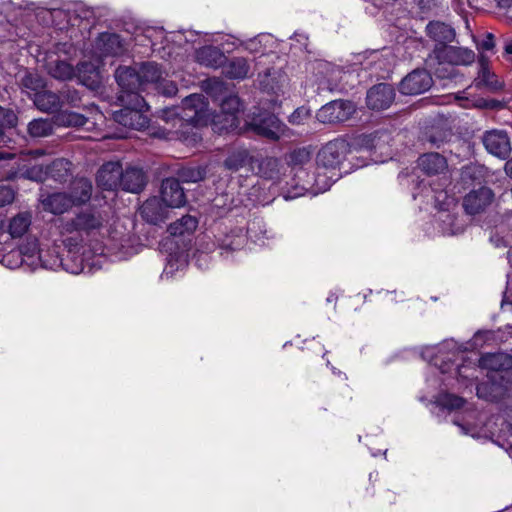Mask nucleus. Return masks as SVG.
<instances>
[{
    "label": "nucleus",
    "instance_id": "obj_1",
    "mask_svg": "<svg viewBox=\"0 0 512 512\" xmlns=\"http://www.w3.org/2000/svg\"><path fill=\"white\" fill-rule=\"evenodd\" d=\"M480 365L491 371L489 380L477 386V395L489 401L505 396L512 386V357L498 352L481 357Z\"/></svg>",
    "mask_w": 512,
    "mask_h": 512
},
{
    "label": "nucleus",
    "instance_id": "obj_2",
    "mask_svg": "<svg viewBox=\"0 0 512 512\" xmlns=\"http://www.w3.org/2000/svg\"><path fill=\"white\" fill-rule=\"evenodd\" d=\"M125 102H121L124 108L113 112L114 120L131 129L142 130L148 126L149 119L144 114L146 103L139 93L128 95Z\"/></svg>",
    "mask_w": 512,
    "mask_h": 512
},
{
    "label": "nucleus",
    "instance_id": "obj_3",
    "mask_svg": "<svg viewBox=\"0 0 512 512\" xmlns=\"http://www.w3.org/2000/svg\"><path fill=\"white\" fill-rule=\"evenodd\" d=\"M181 125L197 128L207 125L210 121L208 103L201 94H192L182 102Z\"/></svg>",
    "mask_w": 512,
    "mask_h": 512
},
{
    "label": "nucleus",
    "instance_id": "obj_4",
    "mask_svg": "<svg viewBox=\"0 0 512 512\" xmlns=\"http://www.w3.org/2000/svg\"><path fill=\"white\" fill-rule=\"evenodd\" d=\"M241 102L237 96L230 95L221 102V114L211 119L214 129L218 132L235 129L239 125L236 114L241 109Z\"/></svg>",
    "mask_w": 512,
    "mask_h": 512
},
{
    "label": "nucleus",
    "instance_id": "obj_5",
    "mask_svg": "<svg viewBox=\"0 0 512 512\" xmlns=\"http://www.w3.org/2000/svg\"><path fill=\"white\" fill-rule=\"evenodd\" d=\"M248 125L258 135L271 140H278L285 130V125L275 115L267 112L254 115Z\"/></svg>",
    "mask_w": 512,
    "mask_h": 512
},
{
    "label": "nucleus",
    "instance_id": "obj_6",
    "mask_svg": "<svg viewBox=\"0 0 512 512\" xmlns=\"http://www.w3.org/2000/svg\"><path fill=\"white\" fill-rule=\"evenodd\" d=\"M39 248L36 239H28L18 249L3 256L2 263L10 269H15L27 263L34 265L39 259Z\"/></svg>",
    "mask_w": 512,
    "mask_h": 512
},
{
    "label": "nucleus",
    "instance_id": "obj_7",
    "mask_svg": "<svg viewBox=\"0 0 512 512\" xmlns=\"http://www.w3.org/2000/svg\"><path fill=\"white\" fill-rule=\"evenodd\" d=\"M354 111L350 101L335 100L322 106L316 117L321 123L334 124L347 121Z\"/></svg>",
    "mask_w": 512,
    "mask_h": 512
},
{
    "label": "nucleus",
    "instance_id": "obj_8",
    "mask_svg": "<svg viewBox=\"0 0 512 512\" xmlns=\"http://www.w3.org/2000/svg\"><path fill=\"white\" fill-rule=\"evenodd\" d=\"M432 84V77L426 70L416 69L401 81L399 91L405 95L415 96L428 91Z\"/></svg>",
    "mask_w": 512,
    "mask_h": 512
},
{
    "label": "nucleus",
    "instance_id": "obj_9",
    "mask_svg": "<svg viewBox=\"0 0 512 512\" xmlns=\"http://www.w3.org/2000/svg\"><path fill=\"white\" fill-rule=\"evenodd\" d=\"M494 193L488 187L471 190L463 199V208L467 214L475 215L484 212L493 202Z\"/></svg>",
    "mask_w": 512,
    "mask_h": 512
},
{
    "label": "nucleus",
    "instance_id": "obj_10",
    "mask_svg": "<svg viewBox=\"0 0 512 512\" xmlns=\"http://www.w3.org/2000/svg\"><path fill=\"white\" fill-rule=\"evenodd\" d=\"M68 166L69 162L63 159L55 160L49 168H44L42 164H34L27 169H21L18 172V177L39 182L45 180L48 173H51V175L56 178L57 175L54 172L63 171V174L58 175L59 178H61L69 174Z\"/></svg>",
    "mask_w": 512,
    "mask_h": 512
},
{
    "label": "nucleus",
    "instance_id": "obj_11",
    "mask_svg": "<svg viewBox=\"0 0 512 512\" xmlns=\"http://www.w3.org/2000/svg\"><path fill=\"white\" fill-rule=\"evenodd\" d=\"M482 142L486 150L498 158L504 159L511 152L510 139L504 130L494 129L485 132Z\"/></svg>",
    "mask_w": 512,
    "mask_h": 512
},
{
    "label": "nucleus",
    "instance_id": "obj_12",
    "mask_svg": "<svg viewBox=\"0 0 512 512\" xmlns=\"http://www.w3.org/2000/svg\"><path fill=\"white\" fill-rule=\"evenodd\" d=\"M347 150L344 140L336 139L328 142L317 155V164L324 168H336L342 161Z\"/></svg>",
    "mask_w": 512,
    "mask_h": 512
},
{
    "label": "nucleus",
    "instance_id": "obj_13",
    "mask_svg": "<svg viewBox=\"0 0 512 512\" xmlns=\"http://www.w3.org/2000/svg\"><path fill=\"white\" fill-rule=\"evenodd\" d=\"M394 99V88L390 84L381 83L368 90L366 104L368 108L380 111L389 108Z\"/></svg>",
    "mask_w": 512,
    "mask_h": 512
},
{
    "label": "nucleus",
    "instance_id": "obj_14",
    "mask_svg": "<svg viewBox=\"0 0 512 512\" xmlns=\"http://www.w3.org/2000/svg\"><path fill=\"white\" fill-rule=\"evenodd\" d=\"M115 78L122 91L119 100L125 102L129 94L138 93L140 89V77L138 73L130 67H119L115 72Z\"/></svg>",
    "mask_w": 512,
    "mask_h": 512
},
{
    "label": "nucleus",
    "instance_id": "obj_15",
    "mask_svg": "<svg viewBox=\"0 0 512 512\" xmlns=\"http://www.w3.org/2000/svg\"><path fill=\"white\" fill-rule=\"evenodd\" d=\"M160 199L169 208H179L186 203L183 188L179 181L174 178H168L162 182Z\"/></svg>",
    "mask_w": 512,
    "mask_h": 512
},
{
    "label": "nucleus",
    "instance_id": "obj_16",
    "mask_svg": "<svg viewBox=\"0 0 512 512\" xmlns=\"http://www.w3.org/2000/svg\"><path fill=\"white\" fill-rule=\"evenodd\" d=\"M437 58L452 65H470L475 60L472 50L463 47L443 46L436 51Z\"/></svg>",
    "mask_w": 512,
    "mask_h": 512
},
{
    "label": "nucleus",
    "instance_id": "obj_17",
    "mask_svg": "<svg viewBox=\"0 0 512 512\" xmlns=\"http://www.w3.org/2000/svg\"><path fill=\"white\" fill-rule=\"evenodd\" d=\"M122 166L118 162H108L98 171L97 184L104 190L113 191L120 187Z\"/></svg>",
    "mask_w": 512,
    "mask_h": 512
},
{
    "label": "nucleus",
    "instance_id": "obj_18",
    "mask_svg": "<svg viewBox=\"0 0 512 512\" xmlns=\"http://www.w3.org/2000/svg\"><path fill=\"white\" fill-rule=\"evenodd\" d=\"M76 230L84 231L88 235L99 234L102 237L108 232V229L103 224V219L99 214L92 212H84L76 216L72 222Z\"/></svg>",
    "mask_w": 512,
    "mask_h": 512
},
{
    "label": "nucleus",
    "instance_id": "obj_19",
    "mask_svg": "<svg viewBox=\"0 0 512 512\" xmlns=\"http://www.w3.org/2000/svg\"><path fill=\"white\" fill-rule=\"evenodd\" d=\"M168 209L161 199L153 197L143 203L140 213L147 222L157 224L168 217Z\"/></svg>",
    "mask_w": 512,
    "mask_h": 512
},
{
    "label": "nucleus",
    "instance_id": "obj_20",
    "mask_svg": "<svg viewBox=\"0 0 512 512\" xmlns=\"http://www.w3.org/2000/svg\"><path fill=\"white\" fill-rule=\"evenodd\" d=\"M146 183L144 172L135 167L122 170L121 185L120 187L128 192L137 193L141 191Z\"/></svg>",
    "mask_w": 512,
    "mask_h": 512
},
{
    "label": "nucleus",
    "instance_id": "obj_21",
    "mask_svg": "<svg viewBox=\"0 0 512 512\" xmlns=\"http://www.w3.org/2000/svg\"><path fill=\"white\" fill-rule=\"evenodd\" d=\"M44 210L52 214H62L74 206V200L66 193H54L41 199Z\"/></svg>",
    "mask_w": 512,
    "mask_h": 512
},
{
    "label": "nucleus",
    "instance_id": "obj_22",
    "mask_svg": "<svg viewBox=\"0 0 512 512\" xmlns=\"http://www.w3.org/2000/svg\"><path fill=\"white\" fill-rule=\"evenodd\" d=\"M418 165L428 175L441 174L447 169L446 159L438 153H427L420 156Z\"/></svg>",
    "mask_w": 512,
    "mask_h": 512
},
{
    "label": "nucleus",
    "instance_id": "obj_23",
    "mask_svg": "<svg viewBox=\"0 0 512 512\" xmlns=\"http://www.w3.org/2000/svg\"><path fill=\"white\" fill-rule=\"evenodd\" d=\"M196 61L206 67L218 68L222 66L226 60L224 53L212 46H206L196 51Z\"/></svg>",
    "mask_w": 512,
    "mask_h": 512
},
{
    "label": "nucleus",
    "instance_id": "obj_24",
    "mask_svg": "<svg viewBox=\"0 0 512 512\" xmlns=\"http://www.w3.org/2000/svg\"><path fill=\"white\" fill-rule=\"evenodd\" d=\"M77 77L89 89L98 88L102 82L99 68L92 63H81L77 69Z\"/></svg>",
    "mask_w": 512,
    "mask_h": 512
},
{
    "label": "nucleus",
    "instance_id": "obj_25",
    "mask_svg": "<svg viewBox=\"0 0 512 512\" xmlns=\"http://www.w3.org/2000/svg\"><path fill=\"white\" fill-rule=\"evenodd\" d=\"M96 47L100 50L101 54L105 56H117L124 51L122 41L116 34H101L97 39Z\"/></svg>",
    "mask_w": 512,
    "mask_h": 512
},
{
    "label": "nucleus",
    "instance_id": "obj_26",
    "mask_svg": "<svg viewBox=\"0 0 512 512\" xmlns=\"http://www.w3.org/2000/svg\"><path fill=\"white\" fill-rule=\"evenodd\" d=\"M198 226V220L191 215H185L177 221L171 223L168 232L172 236L191 235Z\"/></svg>",
    "mask_w": 512,
    "mask_h": 512
},
{
    "label": "nucleus",
    "instance_id": "obj_27",
    "mask_svg": "<svg viewBox=\"0 0 512 512\" xmlns=\"http://www.w3.org/2000/svg\"><path fill=\"white\" fill-rule=\"evenodd\" d=\"M34 104L44 112H54L61 107L59 96L50 91H41L34 95Z\"/></svg>",
    "mask_w": 512,
    "mask_h": 512
},
{
    "label": "nucleus",
    "instance_id": "obj_28",
    "mask_svg": "<svg viewBox=\"0 0 512 512\" xmlns=\"http://www.w3.org/2000/svg\"><path fill=\"white\" fill-rule=\"evenodd\" d=\"M426 30L428 35L439 43L450 42L455 36L454 30L442 22H430Z\"/></svg>",
    "mask_w": 512,
    "mask_h": 512
},
{
    "label": "nucleus",
    "instance_id": "obj_29",
    "mask_svg": "<svg viewBox=\"0 0 512 512\" xmlns=\"http://www.w3.org/2000/svg\"><path fill=\"white\" fill-rule=\"evenodd\" d=\"M244 47L251 53L265 54L271 50L274 45V39L270 34H260L244 43Z\"/></svg>",
    "mask_w": 512,
    "mask_h": 512
},
{
    "label": "nucleus",
    "instance_id": "obj_30",
    "mask_svg": "<svg viewBox=\"0 0 512 512\" xmlns=\"http://www.w3.org/2000/svg\"><path fill=\"white\" fill-rule=\"evenodd\" d=\"M92 185L87 179L75 180L72 184V192L69 195L74 200V205L87 202L91 197Z\"/></svg>",
    "mask_w": 512,
    "mask_h": 512
},
{
    "label": "nucleus",
    "instance_id": "obj_31",
    "mask_svg": "<svg viewBox=\"0 0 512 512\" xmlns=\"http://www.w3.org/2000/svg\"><path fill=\"white\" fill-rule=\"evenodd\" d=\"M47 71L53 78L63 81L70 80L76 75L71 64L60 60L49 63Z\"/></svg>",
    "mask_w": 512,
    "mask_h": 512
},
{
    "label": "nucleus",
    "instance_id": "obj_32",
    "mask_svg": "<svg viewBox=\"0 0 512 512\" xmlns=\"http://www.w3.org/2000/svg\"><path fill=\"white\" fill-rule=\"evenodd\" d=\"M224 73L232 79H244L249 73V65L245 58L239 57L231 60L224 68Z\"/></svg>",
    "mask_w": 512,
    "mask_h": 512
},
{
    "label": "nucleus",
    "instance_id": "obj_33",
    "mask_svg": "<svg viewBox=\"0 0 512 512\" xmlns=\"http://www.w3.org/2000/svg\"><path fill=\"white\" fill-rule=\"evenodd\" d=\"M30 224L31 214L28 212H21L11 220L9 233L12 237H21L27 232Z\"/></svg>",
    "mask_w": 512,
    "mask_h": 512
},
{
    "label": "nucleus",
    "instance_id": "obj_34",
    "mask_svg": "<svg viewBox=\"0 0 512 512\" xmlns=\"http://www.w3.org/2000/svg\"><path fill=\"white\" fill-rule=\"evenodd\" d=\"M444 350V345L439 347H428L423 351L422 356L435 366H439L441 372L446 373L449 371V367L447 362L444 361Z\"/></svg>",
    "mask_w": 512,
    "mask_h": 512
},
{
    "label": "nucleus",
    "instance_id": "obj_35",
    "mask_svg": "<svg viewBox=\"0 0 512 512\" xmlns=\"http://www.w3.org/2000/svg\"><path fill=\"white\" fill-rule=\"evenodd\" d=\"M137 73L140 77V86L144 83L156 82L161 78V71L155 63L143 64Z\"/></svg>",
    "mask_w": 512,
    "mask_h": 512
},
{
    "label": "nucleus",
    "instance_id": "obj_36",
    "mask_svg": "<svg viewBox=\"0 0 512 512\" xmlns=\"http://www.w3.org/2000/svg\"><path fill=\"white\" fill-rule=\"evenodd\" d=\"M248 159L249 154L246 150L235 151L226 158L224 165L231 171H237L247 163Z\"/></svg>",
    "mask_w": 512,
    "mask_h": 512
},
{
    "label": "nucleus",
    "instance_id": "obj_37",
    "mask_svg": "<svg viewBox=\"0 0 512 512\" xmlns=\"http://www.w3.org/2000/svg\"><path fill=\"white\" fill-rule=\"evenodd\" d=\"M477 84L487 86L491 89H498L501 87V83L483 61H481V69L477 77Z\"/></svg>",
    "mask_w": 512,
    "mask_h": 512
},
{
    "label": "nucleus",
    "instance_id": "obj_38",
    "mask_svg": "<svg viewBox=\"0 0 512 512\" xmlns=\"http://www.w3.org/2000/svg\"><path fill=\"white\" fill-rule=\"evenodd\" d=\"M52 124L45 119L33 120L28 125L29 134L33 137H45L51 134Z\"/></svg>",
    "mask_w": 512,
    "mask_h": 512
},
{
    "label": "nucleus",
    "instance_id": "obj_39",
    "mask_svg": "<svg viewBox=\"0 0 512 512\" xmlns=\"http://www.w3.org/2000/svg\"><path fill=\"white\" fill-rule=\"evenodd\" d=\"M87 122L86 117L75 112H62L57 116V123L62 126H83Z\"/></svg>",
    "mask_w": 512,
    "mask_h": 512
},
{
    "label": "nucleus",
    "instance_id": "obj_40",
    "mask_svg": "<svg viewBox=\"0 0 512 512\" xmlns=\"http://www.w3.org/2000/svg\"><path fill=\"white\" fill-rule=\"evenodd\" d=\"M22 86L27 93H40L45 86L44 80L37 74L29 73L22 79Z\"/></svg>",
    "mask_w": 512,
    "mask_h": 512
},
{
    "label": "nucleus",
    "instance_id": "obj_41",
    "mask_svg": "<svg viewBox=\"0 0 512 512\" xmlns=\"http://www.w3.org/2000/svg\"><path fill=\"white\" fill-rule=\"evenodd\" d=\"M179 176L182 179V181H184V182L195 183V182L201 181L205 178L206 170H205V168H203L201 166L186 167L180 171Z\"/></svg>",
    "mask_w": 512,
    "mask_h": 512
},
{
    "label": "nucleus",
    "instance_id": "obj_42",
    "mask_svg": "<svg viewBox=\"0 0 512 512\" xmlns=\"http://www.w3.org/2000/svg\"><path fill=\"white\" fill-rule=\"evenodd\" d=\"M437 402L441 407L449 410L459 409L464 405L462 398L448 393L440 395Z\"/></svg>",
    "mask_w": 512,
    "mask_h": 512
},
{
    "label": "nucleus",
    "instance_id": "obj_43",
    "mask_svg": "<svg viewBox=\"0 0 512 512\" xmlns=\"http://www.w3.org/2000/svg\"><path fill=\"white\" fill-rule=\"evenodd\" d=\"M279 161L273 157L263 159L259 164L260 173L267 178H273L274 174L278 172Z\"/></svg>",
    "mask_w": 512,
    "mask_h": 512
},
{
    "label": "nucleus",
    "instance_id": "obj_44",
    "mask_svg": "<svg viewBox=\"0 0 512 512\" xmlns=\"http://www.w3.org/2000/svg\"><path fill=\"white\" fill-rule=\"evenodd\" d=\"M66 12L68 13L69 15V18H68V23L71 24L72 26H74L76 24V20L78 17L80 18H86L87 17V14L88 12L87 11H82V7L78 4H75L73 6V8H68L66 10ZM65 13L64 10H55L54 11V16L57 17V16H60L61 14Z\"/></svg>",
    "mask_w": 512,
    "mask_h": 512
},
{
    "label": "nucleus",
    "instance_id": "obj_45",
    "mask_svg": "<svg viewBox=\"0 0 512 512\" xmlns=\"http://www.w3.org/2000/svg\"><path fill=\"white\" fill-rule=\"evenodd\" d=\"M310 152L306 149H298L289 155V163L292 165H303L310 160Z\"/></svg>",
    "mask_w": 512,
    "mask_h": 512
},
{
    "label": "nucleus",
    "instance_id": "obj_46",
    "mask_svg": "<svg viewBox=\"0 0 512 512\" xmlns=\"http://www.w3.org/2000/svg\"><path fill=\"white\" fill-rule=\"evenodd\" d=\"M310 117V111L305 107L297 108L289 117V122L294 125L303 123Z\"/></svg>",
    "mask_w": 512,
    "mask_h": 512
},
{
    "label": "nucleus",
    "instance_id": "obj_47",
    "mask_svg": "<svg viewBox=\"0 0 512 512\" xmlns=\"http://www.w3.org/2000/svg\"><path fill=\"white\" fill-rule=\"evenodd\" d=\"M454 99L460 101L461 102L460 106L465 108V109H468V108H471V107H477V108L487 107V103L483 99H478V100L474 101V100H469L467 98H463V97H460V96H455Z\"/></svg>",
    "mask_w": 512,
    "mask_h": 512
},
{
    "label": "nucleus",
    "instance_id": "obj_48",
    "mask_svg": "<svg viewBox=\"0 0 512 512\" xmlns=\"http://www.w3.org/2000/svg\"><path fill=\"white\" fill-rule=\"evenodd\" d=\"M244 242H245V236L243 234H238L232 240H229V238H227L223 242L222 246L225 249L236 250V249H239L241 246H243Z\"/></svg>",
    "mask_w": 512,
    "mask_h": 512
},
{
    "label": "nucleus",
    "instance_id": "obj_49",
    "mask_svg": "<svg viewBox=\"0 0 512 512\" xmlns=\"http://www.w3.org/2000/svg\"><path fill=\"white\" fill-rule=\"evenodd\" d=\"M14 196V191L11 188L0 186V207L12 203Z\"/></svg>",
    "mask_w": 512,
    "mask_h": 512
},
{
    "label": "nucleus",
    "instance_id": "obj_50",
    "mask_svg": "<svg viewBox=\"0 0 512 512\" xmlns=\"http://www.w3.org/2000/svg\"><path fill=\"white\" fill-rule=\"evenodd\" d=\"M340 74L339 70H332V77L331 79H328L326 82H321L319 89L321 90H334L338 85V75Z\"/></svg>",
    "mask_w": 512,
    "mask_h": 512
},
{
    "label": "nucleus",
    "instance_id": "obj_51",
    "mask_svg": "<svg viewBox=\"0 0 512 512\" xmlns=\"http://www.w3.org/2000/svg\"><path fill=\"white\" fill-rule=\"evenodd\" d=\"M376 140H380L378 134L364 135L361 138V143L368 149H374L379 146V143Z\"/></svg>",
    "mask_w": 512,
    "mask_h": 512
},
{
    "label": "nucleus",
    "instance_id": "obj_52",
    "mask_svg": "<svg viewBox=\"0 0 512 512\" xmlns=\"http://www.w3.org/2000/svg\"><path fill=\"white\" fill-rule=\"evenodd\" d=\"M495 46V42H494V36L493 34L491 33H488L485 38L482 40V42L480 43V48L482 50H492Z\"/></svg>",
    "mask_w": 512,
    "mask_h": 512
},
{
    "label": "nucleus",
    "instance_id": "obj_53",
    "mask_svg": "<svg viewBox=\"0 0 512 512\" xmlns=\"http://www.w3.org/2000/svg\"><path fill=\"white\" fill-rule=\"evenodd\" d=\"M423 10H430L437 6L439 0H415Z\"/></svg>",
    "mask_w": 512,
    "mask_h": 512
},
{
    "label": "nucleus",
    "instance_id": "obj_54",
    "mask_svg": "<svg viewBox=\"0 0 512 512\" xmlns=\"http://www.w3.org/2000/svg\"><path fill=\"white\" fill-rule=\"evenodd\" d=\"M65 100L67 103L71 104V105H76L79 101H80V97H79V94L77 91L73 90V91H68L66 96H65Z\"/></svg>",
    "mask_w": 512,
    "mask_h": 512
},
{
    "label": "nucleus",
    "instance_id": "obj_55",
    "mask_svg": "<svg viewBox=\"0 0 512 512\" xmlns=\"http://www.w3.org/2000/svg\"><path fill=\"white\" fill-rule=\"evenodd\" d=\"M262 223L254 221L248 228V233L250 234V237L253 238L255 241H260L261 239L257 236L256 228H261Z\"/></svg>",
    "mask_w": 512,
    "mask_h": 512
},
{
    "label": "nucleus",
    "instance_id": "obj_56",
    "mask_svg": "<svg viewBox=\"0 0 512 512\" xmlns=\"http://www.w3.org/2000/svg\"><path fill=\"white\" fill-rule=\"evenodd\" d=\"M504 170L505 173L512 178V158L505 163Z\"/></svg>",
    "mask_w": 512,
    "mask_h": 512
},
{
    "label": "nucleus",
    "instance_id": "obj_57",
    "mask_svg": "<svg viewBox=\"0 0 512 512\" xmlns=\"http://www.w3.org/2000/svg\"><path fill=\"white\" fill-rule=\"evenodd\" d=\"M497 2L502 8H508L512 5V0H497Z\"/></svg>",
    "mask_w": 512,
    "mask_h": 512
},
{
    "label": "nucleus",
    "instance_id": "obj_58",
    "mask_svg": "<svg viewBox=\"0 0 512 512\" xmlns=\"http://www.w3.org/2000/svg\"><path fill=\"white\" fill-rule=\"evenodd\" d=\"M177 91V88L174 84H170L168 89L165 91V94L171 96L174 95Z\"/></svg>",
    "mask_w": 512,
    "mask_h": 512
},
{
    "label": "nucleus",
    "instance_id": "obj_59",
    "mask_svg": "<svg viewBox=\"0 0 512 512\" xmlns=\"http://www.w3.org/2000/svg\"><path fill=\"white\" fill-rule=\"evenodd\" d=\"M455 424H456L457 426H459V428L461 429V431H462V433H463V434H471V435L473 436V434L470 432V429H469V428L465 427L464 425H462V424H460V423H458V422H456V421H455Z\"/></svg>",
    "mask_w": 512,
    "mask_h": 512
},
{
    "label": "nucleus",
    "instance_id": "obj_60",
    "mask_svg": "<svg viewBox=\"0 0 512 512\" xmlns=\"http://www.w3.org/2000/svg\"><path fill=\"white\" fill-rule=\"evenodd\" d=\"M505 52L507 54H512V41L511 42H508L506 45H505Z\"/></svg>",
    "mask_w": 512,
    "mask_h": 512
},
{
    "label": "nucleus",
    "instance_id": "obj_61",
    "mask_svg": "<svg viewBox=\"0 0 512 512\" xmlns=\"http://www.w3.org/2000/svg\"><path fill=\"white\" fill-rule=\"evenodd\" d=\"M320 68H321V72H323L324 70H326V71H327V70H328V65H326V64H321V65H320Z\"/></svg>",
    "mask_w": 512,
    "mask_h": 512
},
{
    "label": "nucleus",
    "instance_id": "obj_62",
    "mask_svg": "<svg viewBox=\"0 0 512 512\" xmlns=\"http://www.w3.org/2000/svg\"><path fill=\"white\" fill-rule=\"evenodd\" d=\"M185 134H186V131H181V136L183 137V139L185 141H188V136H186Z\"/></svg>",
    "mask_w": 512,
    "mask_h": 512
},
{
    "label": "nucleus",
    "instance_id": "obj_63",
    "mask_svg": "<svg viewBox=\"0 0 512 512\" xmlns=\"http://www.w3.org/2000/svg\"><path fill=\"white\" fill-rule=\"evenodd\" d=\"M10 260H11L12 262H15V261L17 260V257H11V258H10Z\"/></svg>",
    "mask_w": 512,
    "mask_h": 512
},
{
    "label": "nucleus",
    "instance_id": "obj_64",
    "mask_svg": "<svg viewBox=\"0 0 512 512\" xmlns=\"http://www.w3.org/2000/svg\"><path fill=\"white\" fill-rule=\"evenodd\" d=\"M164 273H165V274L170 273V271H168V267H166V268H165Z\"/></svg>",
    "mask_w": 512,
    "mask_h": 512
}]
</instances>
